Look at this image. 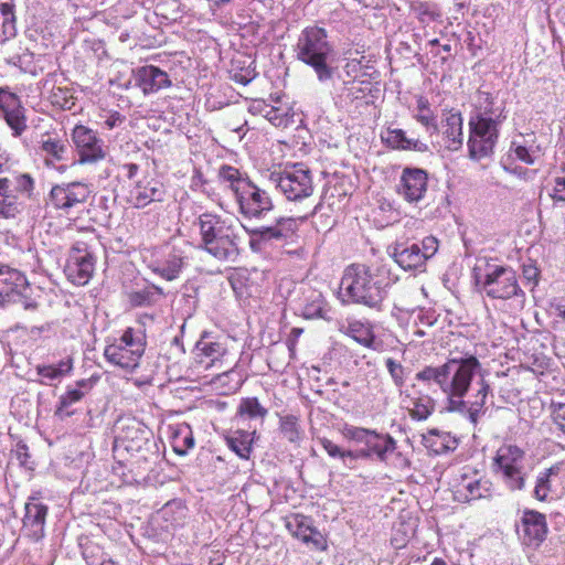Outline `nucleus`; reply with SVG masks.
I'll list each match as a JSON object with an SVG mask.
<instances>
[{"label":"nucleus","mask_w":565,"mask_h":565,"mask_svg":"<svg viewBox=\"0 0 565 565\" xmlns=\"http://www.w3.org/2000/svg\"><path fill=\"white\" fill-rule=\"evenodd\" d=\"M479 367V362L471 356L466 360L458 361L455 366V374L450 384V397H462L469 388L473 372Z\"/></svg>","instance_id":"9"},{"label":"nucleus","mask_w":565,"mask_h":565,"mask_svg":"<svg viewBox=\"0 0 565 565\" xmlns=\"http://www.w3.org/2000/svg\"><path fill=\"white\" fill-rule=\"evenodd\" d=\"M253 438L247 431L238 430L235 436L228 438L230 447L242 458H248Z\"/></svg>","instance_id":"24"},{"label":"nucleus","mask_w":565,"mask_h":565,"mask_svg":"<svg viewBox=\"0 0 565 565\" xmlns=\"http://www.w3.org/2000/svg\"><path fill=\"white\" fill-rule=\"evenodd\" d=\"M514 152L518 159L527 163L533 162L526 148L519 146L515 148Z\"/></svg>","instance_id":"48"},{"label":"nucleus","mask_w":565,"mask_h":565,"mask_svg":"<svg viewBox=\"0 0 565 565\" xmlns=\"http://www.w3.org/2000/svg\"><path fill=\"white\" fill-rule=\"evenodd\" d=\"M556 201H565V174L555 179L554 194Z\"/></svg>","instance_id":"40"},{"label":"nucleus","mask_w":565,"mask_h":565,"mask_svg":"<svg viewBox=\"0 0 565 565\" xmlns=\"http://www.w3.org/2000/svg\"><path fill=\"white\" fill-rule=\"evenodd\" d=\"M196 351L201 352L206 358L215 360L223 354L224 349L220 343L209 341L205 337H202V339L196 343Z\"/></svg>","instance_id":"30"},{"label":"nucleus","mask_w":565,"mask_h":565,"mask_svg":"<svg viewBox=\"0 0 565 565\" xmlns=\"http://www.w3.org/2000/svg\"><path fill=\"white\" fill-rule=\"evenodd\" d=\"M382 139L392 148L396 149H411L417 148V142L407 139L402 130L387 129Z\"/></svg>","instance_id":"25"},{"label":"nucleus","mask_w":565,"mask_h":565,"mask_svg":"<svg viewBox=\"0 0 565 565\" xmlns=\"http://www.w3.org/2000/svg\"><path fill=\"white\" fill-rule=\"evenodd\" d=\"M242 200L243 196H238L242 210L253 216H260L263 213L271 210L268 198L265 195V193L259 191H252L249 193V199L246 205H244Z\"/></svg>","instance_id":"18"},{"label":"nucleus","mask_w":565,"mask_h":565,"mask_svg":"<svg viewBox=\"0 0 565 565\" xmlns=\"http://www.w3.org/2000/svg\"><path fill=\"white\" fill-rule=\"evenodd\" d=\"M43 150L56 160H63L67 148L58 141L46 140L42 145Z\"/></svg>","instance_id":"34"},{"label":"nucleus","mask_w":565,"mask_h":565,"mask_svg":"<svg viewBox=\"0 0 565 565\" xmlns=\"http://www.w3.org/2000/svg\"><path fill=\"white\" fill-rule=\"evenodd\" d=\"M429 108H428V102L420 98L418 99V103H417V113L419 111H428Z\"/></svg>","instance_id":"56"},{"label":"nucleus","mask_w":565,"mask_h":565,"mask_svg":"<svg viewBox=\"0 0 565 565\" xmlns=\"http://www.w3.org/2000/svg\"><path fill=\"white\" fill-rule=\"evenodd\" d=\"M497 128L492 119L480 118L472 128L469 140L470 156L478 159L488 154L494 145Z\"/></svg>","instance_id":"6"},{"label":"nucleus","mask_w":565,"mask_h":565,"mask_svg":"<svg viewBox=\"0 0 565 565\" xmlns=\"http://www.w3.org/2000/svg\"><path fill=\"white\" fill-rule=\"evenodd\" d=\"M418 377H420L423 380H434V381H436L435 367H427V369H425L424 371H422L418 374Z\"/></svg>","instance_id":"51"},{"label":"nucleus","mask_w":565,"mask_h":565,"mask_svg":"<svg viewBox=\"0 0 565 565\" xmlns=\"http://www.w3.org/2000/svg\"><path fill=\"white\" fill-rule=\"evenodd\" d=\"M116 450L122 448L127 451H136L140 449L143 441L148 438V429L136 420H119L115 425Z\"/></svg>","instance_id":"5"},{"label":"nucleus","mask_w":565,"mask_h":565,"mask_svg":"<svg viewBox=\"0 0 565 565\" xmlns=\"http://www.w3.org/2000/svg\"><path fill=\"white\" fill-rule=\"evenodd\" d=\"M458 364L457 360H451L447 362L446 364L435 367L436 371V382L440 385H443L446 382L447 376L451 371L455 370V366Z\"/></svg>","instance_id":"37"},{"label":"nucleus","mask_w":565,"mask_h":565,"mask_svg":"<svg viewBox=\"0 0 565 565\" xmlns=\"http://www.w3.org/2000/svg\"><path fill=\"white\" fill-rule=\"evenodd\" d=\"M370 454H371V450H370L369 448L363 449V450H361V451H359V452H356V454H353L352 451H348V452H347V455H348V456H351V457H353V458H358V457H369V456H370Z\"/></svg>","instance_id":"55"},{"label":"nucleus","mask_w":565,"mask_h":565,"mask_svg":"<svg viewBox=\"0 0 565 565\" xmlns=\"http://www.w3.org/2000/svg\"><path fill=\"white\" fill-rule=\"evenodd\" d=\"M403 195L409 202L422 199L427 186V175L420 169H406L403 174Z\"/></svg>","instance_id":"12"},{"label":"nucleus","mask_w":565,"mask_h":565,"mask_svg":"<svg viewBox=\"0 0 565 565\" xmlns=\"http://www.w3.org/2000/svg\"><path fill=\"white\" fill-rule=\"evenodd\" d=\"M0 8L3 14H9L12 11V7L4 2L0 4Z\"/></svg>","instance_id":"57"},{"label":"nucleus","mask_w":565,"mask_h":565,"mask_svg":"<svg viewBox=\"0 0 565 565\" xmlns=\"http://www.w3.org/2000/svg\"><path fill=\"white\" fill-rule=\"evenodd\" d=\"M523 275L527 280H536L539 271L534 266H525L523 269Z\"/></svg>","instance_id":"50"},{"label":"nucleus","mask_w":565,"mask_h":565,"mask_svg":"<svg viewBox=\"0 0 565 565\" xmlns=\"http://www.w3.org/2000/svg\"><path fill=\"white\" fill-rule=\"evenodd\" d=\"M431 565H446V563L441 559H436Z\"/></svg>","instance_id":"58"},{"label":"nucleus","mask_w":565,"mask_h":565,"mask_svg":"<svg viewBox=\"0 0 565 565\" xmlns=\"http://www.w3.org/2000/svg\"><path fill=\"white\" fill-rule=\"evenodd\" d=\"M24 286L25 279L18 270L0 265V301Z\"/></svg>","instance_id":"14"},{"label":"nucleus","mask_w":565,"mask_h":565,"mask_svg":"<svg viewBox=\"0 0 565 565\" xmlns=\"http://www.w3.org/2000/svg\"><path fill=\"white\" fill-rule=\"evenodd\" d=\"M505 273L504 268H499L494 273L487 276V285H491L498 280V278Z\"/></svg>","instance_id":"52"},{"label":"nucleus","mask_w":565,"mask_h":565,"mask_svg":"<svg viewBox=\"0 0 565 565\" xmlns=\"http://www.w3.org/2000/svg\"><path fill=\"white\" fill-rule=\"evenodd\" d=\"M416 118L419 122L425 126H431L434 131H439L438 126L434 122V117L430 110L428 111H419L416 114Z\"/></svg>","instance_id":"41"},{"label":"nucleus","mask_w":565,"mask_h":565,"mask_svg":"<svg viewBox=\"0 0 565 565\" xmlns=\"http://www.w3.org/2000/svg\"><path fill=\"white\" fill-rule=\"evenodd\" d=\"M343 435L347 438L364 444L365 446L366 444L374 445V443H372V439H374L373 431L361 428H344Z\"/></svg>","instance_id":"31"},{"label":"nucleus","mask_w":565,"mask_h":565,"mask_svg":"<svg viewBox=\"0 0 565 565\" xmlns=\"http://www.w3.org/2000/svg\"><path fill=\"white\" fill-rule=\"evenodd\" d=\"M52 103L61 108L71 109L74 106L73 96L66 88H56L52 94Z\"/></svg>","instance_id":"32"},{"label":"nucleus","mask_w":565,"mask_h":565,"mask_svg":"<svg viewBox=\"0 0 565 565\" xmlns=\"http://www.w3.org/2000/svg\"><path fill=\"white\" fill-rule=\"evenodd\" d=\"M480 393L482 394V399H483V398L486 397L484 388H482V390L480 391Z\"/></svg>","instance_id":"62"},{"label":"nucleus","mask_w":565,"mask_h":565,"mask_svg":"<svg viewBox=\"0 0 565 565\" xmlns=\"http://www.w3.org/2000/svg\"><path fill=\"white\" fill-rule=\"evenodd\" d=\"M138 76L140 77L143 84V92L148 93L149 90L159 89L162 87H169L171 82L168 78V75L154 67V66H145L138 71Z\"/></svg>","instance_id":"17"},{"label":"nucleus","mask_w":565,"mask_h":565,"mask_svg":"<svg viewBox=\"0 0 565 565\" xmlns=\"http://www.w3.org/2000/svg\"><path fill=\"white\" fill-rule=\"evenodd\" d=\"M234 225H237V222L230 215L221 218L213 214H203L200 217V227L205 248L216 257H225L226 246L231 244L234 234Z\"/></svg>","instance_id":"2"},{"label":"nucleus","mask_w":565,"mask_h":565,"mask_svg":"<svg viewBox=\"0 0 565 565\" xmlns=\"http://www.w3.org/2000/svg\"><path fill=\"white\" fill-rule=\"evenodd\" d=\"M238 172L233 168H226L223 170V177L228 181L237 180Z\"/></svg>","instance_id":"53"},{"label":"nucleus","mask_w":565,"mask_h":565,"mask_svg":"<svg viewBox=\"0 0 565 565\" xmlns=\"http://www.w3.org/2000/svg\"><path fill=\"white\" fill-rule=\"evenodd\" d=\"M72 140L78 149L81 161H96L104 158L95 134L85 126H76L72 132Z\"/></svg>","instance_id":"8"},{"label":"nucleus","mask_w":565,"mask_h":565,"mask_svg":"<svg viewBox=\"0 0 565 565\" xmlns=\"http://www.w3.org/2000/svg\"><path fill=\"white\" fill-rule=\"evenodd\" d=\"M8 189V180L3 177V172L0 170V203L6 202V193Z\"/></svg>","instance_id":"49"},{"label":"nucleus","mask_w":565,"mask_h":565,"mask_svg":"<svg viewBox=\"0 0 565 565\" xmlns=\"http://www.w3.org/2000/svg\"><path fill=\"white\" fill-rule=\"evenodd\" d=\"M262 111H264V116L275 126H280L281 122H282V117L277 115V113L279 111V108H276V107H271L269 110H265L263 109Z\"/></svg>","instance_id":"44"},{"label":"nucleus","mask_w":565,"mask_h":565,"mask_svg":"<svg viewBox=\"0 0 565 565\" xmlns=\"http://www.w3.org/2000/svg\"><path fill=\"white\" fill-rule=\"evenodd\" d=\"M523 457L524 452L520 448L507 445L499 448L494 459L505 478L515 481L518 489H522L524 486V478L521 472Z\"/></svg>","instance_id":"7"},{"label":"nucleus","mask_w":565,"mask_h":565,"mask_svg":"<svg viewBox=\"0 0 565 565\" xmlns=\"http://www.w3.org/2000/svg\"><path fill=\"white\" fill-rule=\"evenodd\" d=\"M143 298L141 296H137V299L135 300L136 303H141Z\"/></svg>","instance_id":"59"},{"label":"nucleus","mask_w":565,"mask_h":565,"mask_svg":"<svg viewBox=\"0 0 565 565\" xmlns=\"http://www.w3.org/2000/svg\"><path fill=\"white\" fill-rule=\"evenodd\" d=\"M65 193L66 188L55 186L52 189L51 196L57 206H62V203L65 201Z\"/></svg>","instance_id":"45"},{"label":"nucleus","mask_w":565,"mask_h":565,"mask_svg":"<svg viewBox=\"0 0 565 565\" xmlns=\"http://www.w3.org/2000/svg\"><path fill=\"white\" fill-rule=\"evenodd\" d=\"M438 249V241L433 237L428 236L423 241V258H428L433 256Z\"/></svg>","instance_id":"38"},{"label":"nucleus","mask_w":565,"mask_h":565,"mask_svg":"<svg viewBox=\"0 0 565 565\" xmlns=\"http://www.w3.org/2000/svg\"><path fill=\"white\" fill-rule=\"evenodd\" d=\"M68 276L74 282L84 285L93 273V263L89 254L74 255L73 262L67 266Z\"/></svg>","instance_id":"16"},{"label":"nucleus","mask_w":565,"mask_h":565,"mask_svg":"<svg viewBox=\"0 0 565 565\" xmlns=\"http://www.w3.org/2000/svg\"><path fill=\"white\" fill-rule=\"evenodd\" d=\"M323 30L311 29L306 32L305 40L299 44L298 57L313 66L322 78L328 73L324 57L328 52V44L324 41Z\"/></svg>","instance_id":"4"},{"label":"nucleus","mask_w":565,"mask_h":565,"mask_svg":"<svg viewBox=\"0 0 565 565\" xmlns=\"http://www.w3.org/2000/svg\"><path fill=\"white\" fill-rule=\"evenodd\" d=\"M194 444L190 427L188 425L180 426L173 436L172 447L179 455H185L186 449Z\"/></svg>","instance_id":"22"},{"label":"nucleus","mask_w":565,"mask_h":565,"mask_svg":"<svg viewBox=\"0 0 565 565\" xmlns=\"http://www.w3.org/2000/svg\"><path fill=\"white\" fill-rule=\"evenodd\" d=\"M554 420L565 433V404H558L553 412Z\"/></svg>","instance_id":"42"},{"label":"nucleus","mask_w":565,"mask_h":565,"mask_svg":"<svg viewBox=\"0 0 565 565\" xmlns=\"http://www.w3.org/2000/svg\"><path fill=\"white\" fill-rule=\"evenodd\" d=\"M71 369H72V363H71V361H67V362L61 363L58 367L40 366L38 370H39V374H41L42 376L53 379V377L60 376V375L68 372Z\"/></svg>","instance_id":"36"},{"label":"nucleus","mask_w":565,"mask_h":565,"mask_svg":"<svg viewBox=\"0 0 565 565\" xmlns=\"http://www.w3.org/2000/svg\"><path fill=\"white\" fill-rule=\"evenodd\" d=\"M439 130L455 145V149L462 141V118L460 113L449 110L444 115Z\"/></svg>","instance_id":"15"},{"label":"nucleus","mask_w":565,"mask_h":565,"mask_svg":"<svg viewBox=\"0 0 565 565\" xmlns=\"http://www.w3.org/2000/svg\"><path fill=\"white\" fill-rule=\"evenodd\" d=\"M548 479L542 478L539 480L536 487H535V497L539 500H544L547 495L548 487H547Z\"/></svg>","instance_id":"43"},{"label":"nucleus","mask_w":565,"mask_h":565,"mask_svg":"<svg viewBox=\"0 0 565 565\" xmlns=\"http://www.w3.org/2000/svg\"><path fill=\"white\" fill-rule=\"evenodd\" d=\"M90 191L87 185L82 183H71L66 188L65 201L62 203V207H70L74 203L86 201Z\"/></svg>","instance_id":"23"},{"label":"nucleus","mask_w":565,"mask_h":565,"mask_svg":"<svg viewBox=\"0 0 565 565\" xmlns=\"http://www.w3.org/2000/svg\"><path fill=\"white\" fill-rule=\"evenodd\" d=\"M434 407L431 398L425 396L414 402L413 407L409 408V413L413 418L425 419L430 414Z\"/></svg>","instance_id":"29"},{"label":"nucleus","mask_w":565,"mask_h":565,"mask_svg":"<svg viewBox=\"0 0 565 565\" xmlns=\"http://www.w3.org/2000/svg\"><path fill=\"white\" fill-rule=\"evenodd\" d=\"M489 294L499 298H507L511 295L515 294V286L513 284L509 285L504 290H499L497 288L490 289Z\"/></svg>","instance_id":"46"},{"label":"nucleus","mask_w":565,"mask_h":565,"mask_svg":"<svg viewBox=\"0 0 565 565\" xmlns=\"http://www.w3.org/2000/svg\"><path fill=\"white\" fill-rule=\"evenodd\" d=\"M295 534L302 542H305L307 544L312 543L315 545V547L318 550L323 551L326 548V541H324L322 534L309 526L300 525Z\"/></svg>","instance_id":"26"},{"label":"nucleus","mask_w":565,"mask_h":565,"mask_svg":"<svg viewBox=\"0 0 565 565\" xmlns=\"http://www.w3.org/2000/svg\"><path fill=\"white\" fill-rule=\"evenodd\" d=\"M82 395L83 394L79 391H76V390L68 392L67 395L65 397H63V399L61 402V406L56 411V414L62 417L63 416V409L65 407H67L71 403L79 401Z\"/></svg>","instance_id":"39"},{"label":"nucleus","mask_w":565,"mask_h":565,"mask_svg":"<svg viewBox=\"0 0 565 565\" xmlns=\"http://www.w3.org/2000/svg\"><path fill=\"white\" fill-rule=\"evenodd\" d=\"M260 222L252 228V233L259 235L262 238L279 237L280 232L276 230L275 225L278 223V217L270 211L263 213Z\"/></svg>","instance_id":"19"},{"label":"nucleus","mask_w":565,"mask_h":565,"mask_svg":"<svg viewBox=\"0 0 565 565\" xmlns=\"http://www.w3.org/2000/svg\"><path fill=\"white\" fill-rule=\"evenodd\" d=\"M0 108L4 114L8 125L17 135L21 134L25 128V118L17 96L9 92L0 90Z\"/></svg>","instance_id":"10"},{"label":"nucleus","mask_w":565,"mask_h":565,"mask_svg":"<svg viewBox=\"0 0 565 565\" xmlns=\"http://www.w3.org/2000/svg\"><path fill=\"white\" fill-rule=\"evenodd\" d=\"M523 541L526 545L539 546L546 534L544 515L530 511L522 520Z\"/></svg>","instance_id":"11"},{"label":"nucleus","mask_w":565,"mask_h":565,"mask_svg":"<svg viewBox=\"0 0 565 565\" xmlns=\"http://www.w3.org/2000/svg\"><path fill=\"white\" fill-rule=\"evenodd\" d=\"M387 367H388V371L392 374V376L397 377V370L399 369V366L397 364H395L392 360H388Z\"/></svg>","instance_id":"54"},{"label":"nucleus","mask_w":565,"mask_h":565,"mask_svg":"<svg viewBox=\"0 0 565 565\" xmlns=\"http://www.w3.org/2000/svg\"><path fill=\"white\" fill-rule=\"evenodd\" d=\"M374 439H372V444H366V447L377 454L380 458L384 457V454L388 450H392L394 448V440L388 436H380L375 433H373Z\"/></svg>","instance_id":"28"},{"label":"nucleus","mask_w":565,"mask_h":565,"mask_svg":"<svg viewBox=\"0 0 565 565\" xmlns=\"http://www.w3.org/2000/svg\"><path fill=\"white\" fill-rule=\"evenodd\" d=\"M559 316L565 319V310H561Z\"/></svg>","instance_id":"61"},{"label":"nucleus","mask_w":565,"mask_h":565,"mask_svg":"<svg viewBox=\"0 0 565 565\" xmlns=\"http://www.w3.org/2000/svg\"><path fill=\"white\" fill-rule=\"evenodd\" d=\"M151 320V317L145 316L138 322L137 327L130 328L124 333L121 341L126 344V347L131 348V350L129 351L131 355L141 356V354L143 353V348L146 343L145 327L146 323L150 322Z\"/></svg>","instance_id":"13"},{"label":"nucleus","mask_w":565,"mask_h":565,"mask_svg":"<svg viewBox=\"0 0 565 565\" xmlns=\"http://www.w3.org/2000/svg\"><path fill=\"white\" fill-rule=\"evenodd\" d=\"M395 260L398 265L404 268H412L417 266L422 262L420 249L417 245L411 247L396 246L393 253Z\"/></svg>","instance_id":"20"},{"label":"nucleus","mask_w":565,"mask_h":565,"mask_svg":"<svg viewBox=\"0 0 565 565\" xmlns=\"http://www.w3.org/2000/svg\"><path fill=\"white\" fill-rule=\"evenodd\" d=\"M239 413L241 415H248L249 417H263L265 409L260 407L257 399L248 398L241 405Z\"/></svg>","instance_id":"35"},{"label":"nucleus","mask_w":565,"mask_h":565,"mask_svg":"<svg viewBox=\"0 0 565 565\" xmlns=\"http://www.w3.org/2000/svg\"><path fill=\"white\" fill-rule=\"evenodd\" d=\"M175 277L174 271L172 274L167 275V279L171 280Z\"/></svg>","instance_id":"60"},{"label":"nucleus","mask_w":565,"mask_h":565,"mask_svg":"<svg viewBox=\"0 0 565 565\" xmlns=\"http://www.w3.org/2000/svg\"><path fill=\"white\" fill-rule=\"evenodd\" d=\"M129 351L127 348L110 345L105 350V355L121 367L130 369L137 366L140 356H134Z\"/></svg>","instance_id":"21"},{"label":"nucleus","mask_w":565,"mask_h":565,"mask_svg":"<svg viewBox=\"0 0 565 565\" xmlns=\"http://www.w3.org/2000/svg\"><path fill=\"white\" fill-rule=\"evenodd\" d=\"M340 294L369 306L379 300V289L373 284L370 269L364 265H352L345 270L340 285Z\"/></svg>","instance_id":"3"},{"label":"nucleus","mask_w":565,"mask_h":565,"mask_svg":"<svg viewBox=\"0 0 565 565\" xmlns=\"http://www.w3.org/2000/svg\"><path fill=\"white\" fill-rule=\"evenodd\" d=\"M46 507L40 503L29 502L25 504V524H39L44 523L46 515Z\"/></svg>","instance_id":"27"},{"label":"nucleus","mask_w":565,"mask_h":565,"mask_svg":"<svg viewBox=\"0 0 565 565\" xmlns=\"http://www.w3.org/2000/svg\"><path fill=\"white\" fill-rule=\"evenodd\" d=\"M274 180L278 186L291 201H299L301 206L296 213L299 217H305L315 211L317 201L312 198L313 186L309 171L299 166L286 169L282 173H273Z\"/></svg>","instance_id":"1"},{"label":"nucleus","mask_w":565,"mask_h":565,"mask_svg":"<svg viewBox=\"0 0 565 565\" xmlns=\"http://www.w3.org/2000/svg\"><path fill=\"white\" fill-rule=\"evenodd\" d=\"M350 332L355 341L363 345L371 347L373 342V335L370 329L365 328L362 324H352Z\"/></svg>","instance_id":"33"},{"label":"nucleus","mask_w":565,"mask_h":565,"mask_svg":"<svg viewBox=\"0 0 565 565\" xmlns=\"http://www.w3.org/2000/svg\"><path fill=\"white\" fill-rule=\"evenodd\" d=\"M102 565H113L111 562H105Z\"/></svg>","instance_id":"63"},{"label":"nucleus","mask_w":565,"mask_h":565,"mask_svg":"<svg viewBox=\"0 0 565 565\" xmlns=\"http://www.w3.org/2000/svg\"><path fill=\"white\" fill-rule=\"evenodd\" d=\"M323 448L328 451L330 456H345L347 452L341 451L338 446L332 444L330 440H323Z\"/></svg>","instance_id":"47"}]
</instances>
